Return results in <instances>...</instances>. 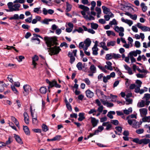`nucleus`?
Instances as JSON below:
<instances>
[{
    "label": "nucleus",
    "instance_id": "40",
    "mask_svg": "<svg viewBox=\"0 0 150 150\" xmlns=\"http://www.w3.org/2000/svg\"><path fill=\"white\" fill-rule=\"evenodd\" d=\"M121 57V56L120 54L113 53V58L117 59L120 58Z\"/></svg>",
    "mask_w": 150,
    "mask_h": 150
},
{
    "label": "nucleus",
    "instance_id": "17",
    "mask_svg": "<svg viewBox=\"0 0 150 150\" xmlns=\"http://www.w3.org/2000/svg\"><path fill=\"white\" fill-rule=\"evenodd\" d=\"M33 37L31 39L32 40H37L38 42V43L40 42V40L38 38V37L43 39L42 38L40 35H37L35 34H33Z\"/></svg>",
    "mask_w": 150,
    "mask_h": 150
},
{
    "label": "nucleus",
    "instance_id": "14",
    "mask_svg": "<svg viewBox=\"0 0 150 150\" xmlns=\"http://www.w3.org/2000/svg\"><path fill=\"white\" fill-rule=\"evenodd\" d=\"M32 64L34 66V68H35L37 64L35 62L38 60V57L37 55H35L34 57H32Z\"/></svg>",
    "mask_w": 150,
    "mask_h": 150
},
{
    "label": "nucleus",
    "instance_id": "7",
    "mask_svg": "<svg viewBox=\"0 0 150 150\" xmlns=\"http://www.w3.org/2000/svg\"><path fill=\"white\" fill-rule=\"evenodd\" d=\"M150 98V94L149 93L145 94L142 98V99L145 101L146 105L147 106L150 103V101L149 100Z\"/></svg>",
    "mask_w": 150,
    "mask_h": 150
},
{
    "label": "nucleus",
    "instance_id": "26",
    "mask_svg": "<svg viewBox=\"0 0 150 150\" xmlns=\"http://www.w3.org/2000/svg\"><path fill=\"white\" fill-rule=\"evenodd\" d=\"M116 42L115 41H110L107 42V45L108 47L113 46L115 44Z\"/></svg>",
    "mask_w": 150,
    "mask_h": 150
},
{
    "label": "nucleus",
    "instance_id": "43",
    "mask_svg": "<svg viewBox=\"0 0 150 150\" xmlns=\"http://www.w3.org/2000/svg\"><path fill=\"white\" fill-rule=\"evenodd\" d=\"M144 130L143 129L140 128L137 129L136 131V132L137 134H140L143 133L144 132Z\"/></svg>",
    "mask_w": 150,
    "mask_h": 150
},
{
    "label": "nucleus",
    "instance_id": "25",
    "mask_svg": "<svg viewBox=\"0 0 150 150\" xmlns=\"http://www.w3.org/2000/svg\"><path fill=\"white\" fill-rule=\"evenodd\" d=\"M93 51V54L94 55H96L98 54V48L97 47L93 46L92 48Z\"/></svg>",
    "mask_w": 150,
    "mask_h": 150
},
{
    "label": "nucleus",
    "instance_id": "6",
    "mask_svg": "<svg viewBox=\"0 0 150 150\" xmlns=\"http://www.w3.org/2000/svg\"><path fill=\"white\" fill-rule=\"evenodd\" d=\"M24 91L23 93L24 96L28 95L29 92L30 91L31 89V87L28 85L26 84L24 85L23 87Z\"/></svg>",
    "mask_w": 150,
    "mask_h": 150
},
{
    "label": "nucleus",
    "instance_id": "8",
    "mask_svg": "<svg viewBox=\"0 0 150 150\" xmlns=\"http://www.w3.org/2000/svg\"><path fill=\"white\" fill-rule=\"evenodd\" d=\"M121 20L122 22L128 24L129 26H131L133 23L132 21L127 19H125L123 17L121 18Z\"/></svg>",
    "mask_w": 150,
    "mask_h": 150
},
{
    "label": "nucleus",
    "instance_id": "34",
    "mask_svg": "<svg viewBox=\"0 0 150 150\" xmlns=\"http://www.w3.org/2000/svg\"><path fill=\"white\" fill-rule=\"evenodd\" d=\"M40 8H41L40 7L35 8L34 9L33 11L34 12L37 13H42V11L40 10Z\"/></svg>",
    "mask_w": 150,
    "mask_h": 150
},
{
    "label": "nucleus",
    "instance_id": "62",
    "mask_svg": "<svg viewBox=\"0 0 150 150\" xmlns=\"http://www.w3.org/2000/svg\"><path fill=\"white\" fill-rule=\"evenodd\" d=\"M66 106L67 108L70 111L72 110V108L70 104L69 103L66 104Z\"/></svg>",
    "mask_w": 150,
    "mask_h": 150
},
{
    "label": "nucleus",
    "instance_id": "44",
    "mask_svg": "<svg viewBox=\"0 0 150 150\" xmlns=\"http://www.w3.org/2000/svg\"><path fill=\"white\" fill-rule=\"evenodd\" d=\"M110 79V76L109 75H107L106 76H104L103 77V81L104 83H106L108 81V80Z\"/></svg>",
    "mask_w": 150,
    "mask_h": 150
},
{
    "label": "nucleus",
    "instance_id": "48",
    "mask_svg": "<svg viewBox=\"0 0 150 150\" xmlns=\"http://www.w3.org/2000/svg\"><path fill=\"white\" fill-rule=\"evenodd\" d=\"M117 24L116 21L115 19H113L112 21H110L109 23V25L111 26L113 25H116Z\"/></svg>",
    "mask_w": 150,
    "mask_h": 150
},
{
    "label": "nucleus",
    "instance_id": "10",
    "mask_svg": "<svg viewBox=\"0 0 150 150\" xmlns=\"http://www.w3.org/2000/svg\"><path fill=\"white\" fill-rule=\"evenodd\" d=\"M86 96L89 98H91L93 96V93L89 89H88L85 91Z\"/></svg>",
    "mask_w": 150,
    "mask_h": 150
},
{
    "label": "nucleus",
    "instance_id": "28",
    "mask_svg": "<svg viewBox=\"0 0 150 150\" xmlns=\"http://www.w3.org/2000/svg\"><path fill=\"white\" fill-rule=\"evenodd\" d=\"M132 112V108L131 107H130L128 108V110L125 109L123 110L124 113L126 115H128L130 112Z\"/></svg>",
    "mask_w": 150,
    "mask_h": 150
},
{
    "label": "nucleus",
    "instance_id": "11",
    "mask_svg": "<svg viewBox=\"0 0 150 150\" xmlns=\"http://www.w3.org/2000/svg\"><path fill=\"white\" fill-rule=\"evenodd\" d=\"M136 86L134 90V92L136 93H139L140 94H142L144 92V89H140V87H139L137 86Z\"/></svg>",
    "mask_w": 150,
    "mask_h": 150
},
{
    "label": "nucleus",
    "instance_id": "1",
    "mask_svg": "<svg viewBox=\"0 0 150 150\" xmlns=\"http://www.w3.org/2000/svg\"><path fill=\"white\" fill-rule=\"evenodd\" d=\"M44 40L47 46L49 47L47 48V50L48 52H50L49 54L51 56L57 54L61 50V49L59 47L56 46L53 47H51L54 45H58L56 42L57 40L56 37H52L45 36L44 38Z\"/></svg>",
    "mask_w": 150,
    "mask_h": 150
},
{
    "label": "nucleus",
    "instance_id": "61",
    "mask_svg": "<svg viewBox=\"0 0 150 150\" xmlns=\"http://www.w3.org/2000/svg\"><path fill=\"white\" fill-rule=\"evenodd\" d=\"M64 46L65 47H68L67 44L66 42H63L61 43L60 45V47H62Z\"/></svg>",
    "mask_w": 150,
    "mask_h": 150
},
{
    "label": "nucleus",
    "instance_id": "53",
    "mask_svg": "<svg viewBox=\"0 0 150 150\" xmlns=\"http://www.w3.org/2000/svg\"><path fill=\"white\" fill-rule=\"evenodd\" d=\"M84 17L87 19L90 20H94V18L92 16H90L89 17L87 15H86Z\"/></svg>",
    "mask_w": 150,
    "mask_h": 150
},
{
    "label": "nucleus",
    "instance_id": "35",
    "mask_svg": "<svg viewBox=\"0 0 150 150\" xmlns=\"http://www.w3.org/2000/svg\"><path fill=\"white\" fill-rule=\"evenodd\" d=\"M106 33L108 36H110L111 35H112L113 36H115V33L111 30H107L106 31Z\"/></svg>",
    "mask_w": 150,
    "mask_h": 150
},
{
    "label": "nucleus",
    "instance_id": "36",
    "mask_svg": "<svg viewBox=\"0 0 150 150\" xmlns=\"http://www.w3.org/2000/svg\"><path fill=\"white\" fill-rule=\"evenodd\" d=\"M19 19V15L18 14H15L13 16L10 17L9 19L12 20H18Z\"/></svg>",
    "mask_w": 150,
    "mask_h": 150
},
{
    "label": "nucleus",
    "instance_id": "4",
    "mask_svg": "<svg viewBox=\"0 0 150 150\" xmlns=\"http://www.w3.org/2000/svg\"><path fill=\"white\" fill-rule=\"evenodd\" d=\"M132 141L134 142L138 143L139 144H146L150 142V140L149 139L145 138L140 140L139 138H136L133 139L132 140Z\"/></svg>",
    "mask_w": 150,
    "mask_h": 150
},
{
    "label": "nucleus",
    "instance_id": "12",
    "mask_svg": "<svg viewBox=\"0 0 150 150\" xmlns=\"http://www.w3.org/2000/svg\"><path fill=\"white\" fill-rule=\"evenodd\" d=\"M24 117V121L25 123L28 125L29 123V119L28 118V116L26 112H24L23 113Z\"/></svg>",
    "mask_w": 150,
    "mask_h": 150
},
{
    "label": "nucleus",
    "instance_id": "2",
    "mask_svg": "<svg viewBox=\"0 0 150 150\" xmlns=\"http://www.w3.org/2000/svg\"><path fill=\"white\" fill-rule=\"evenodd\" d=\"M91 41L89 38L86 39L84 42H81L79 44L80 49L83 48V50H87L91 43Z\"/></svg>",
    "mask_w": 150,
    "mask_h": 150
},
{
    "label": "nucleus",
    "instance_id": "15",
    "mask_svg": "<svg viewBox=\"0 0 150 150\" xmlns=\"http://www.w3.org/2000/svg\"><path fill=\"white\" fill-rule=\"evenodd\" d=\"M125 69L127 71V73L129 75H132L133 73L131 68L127 65L125 64L124 65Z\"/></svg>",
    "mask_w": 150,
    "mask_h": 150
},
{
    "label": "nucleus",
    "instance_id": "50",
    "mask_svg": "<svg viewBox=\"0 0 150 150\" xmlns=\"http://www.w3.org/2000/svg\"><path fill=\"white\" fill-rule=\"evenodd\" d=\"M37 115L35 116V117L33 118V123L34 124H37L38 123V121L37 119Z\"/></svg>",
    "mask_w": 150,
    "mask_h": 150
},
{
    "label": "nucleus",
    "instance_id": "32",
    "mask_svg": "<svg viewBox=\"0 0 150 150\" xmlns=\"http://www.w3.org/2000/svg\"><path fill=\"white\" fill-rule=\"evenodd\" d=\"M90 69L92 73H94L96 72V68L93 65H92L90 67Z\"/></svg>",
    "mask_w": 150,
    "mask_h": 150
},
{
    "label": "nucleus",
    "instance_id": "51",
    "mask_svg": "<svg viewBox=\"0 0 150 150\" xmlns=\"http://www.w3.org/2000/svg\"><path fill=\"white\" fill-rule=\"evenodd\" d=\"M129 54L130 56L133 57H136L137 56V54L135 51H132L129 53Z\"/></svg>",
    "mask_w": 150,
    "mask_h": 150
},
{
    "label": "nucleus",
    "instance_id": "42",
    "mask_svg": "<svg viewBox=\"0 0 150 150\" xmlns=\"http://www.w3.org/2000/svg\"><path fill=\"white\" fill-rule=\"evenodd\" d=\"M25 1V0H15L13 1V3H18L22 4L24 3Z\"/></svg>",
    "mask_w": 150,
    "mask_h": 150
},
{
    "label": "nucleus",
    "instance_id": "49",
    "mask_svg": "<svg viewBox=\"0 0 150 150\" xmlns=\"http://www.w3.org/2000/svg\"><path fill=\"white\" fill-rule=\"evenodd\" d=\"M126 104L128 105L131 104L132 103V100L131 99L129 98H126Z\"/></svg>",
    "mask_w": 150,
    "mask_h": 150
},
{
    "label": "nucleus",
    "instance_id": "39",
    "mask_svg": "<svg viewBox=\"0 0 150 150\" xmlns=\"http://www.w3.org/2000/svg\"><path fill=\"white\" fill-rule=\"evenodd\" d=\"M61 137L62 136L61 135H56L53 138V139H52V140H53L54 141H59L60 140L61 138Z\"/></svg>",
    "mask_w": 150,
    "mask_h": 150
},
{
    "label": "nucleus",
    "instance_id": "5",
    "mask_svg": "<svg viewBox=\"0 0 150 150\" xmlns=\"http://www.w3.org/2000/svg\"><path fill=\"white\" fill-rule=\"evenodd\" d=\"M128 123L130 125H132L133 128L137 129L139 127V122L135 120H128Z\"/></svg>",
    "mask_w": 150,
    "mask_h": 150
},
{
    "label": "nucleus",
    "instance_id": "46",
    "mask_svg": "<svg viewBox=\"0 0 150 150\" xmlns=\"http://www.w3.org/2000/svg\"><path fill=\"white\" fill-rule=\"evenodd\" d=\"M98 25L96 23H91V28L94 29H96L98 27Z\"/></svg>",
    "mask_w": 150,
    "mask_h": 150
},
{
    "label": "nucleus",
    "instance_id": "24",
    "mask_svg": "<svg viewBox=\"0 0 150 150\" xmlns=\"http://www.w3.org/2000/svg\"><path fill=\"white\" fill-rule=\"evenodd\" d=\"M56 84V81H51L49 85V86L48 87V91L50 92V89L51 88H52L54 86H55V85Z\"/></svg>",
    "mask_w": 150,
    "mask_h": 150
},
{
    "label": "nucleus",
    "instance_id": "64",
    "mask_svg": "<svg viewBox=\"0 0 150 150\" xmlns=\"http://www.w3.org/2000/svg\"><path fill=\"white\" fill-rule=\"evenodd\" d=\"M95 10L97 12V13L101 14V11L100 8L96 7L95 8Z\"/></svg>",
    "mask_w": 150,
    "mask_h": 150
},
{
    "label": "nucleus",
    "instance_id": "22",
    "mask_svg": "<svg viewBox=\"0 0 150 150\" xmlns=\"http://www.w3.org/2000/svg\"><path fill=\"white\" fill-rule=\"evenodd\" d=\"M85 114L84 113H80L79 115V117L78 120L79 121H81L85 118L84 115Z\"/></svg>",
    "mask_w": 150,
    "mask_h": 150
},
{
    "label": "nucleus",
    "instance_id": "57",
    "mask_svg": "<svg viewBox=\"0 0 150 150\" xmlns=\"http://www.w3.org/2000/svg\"><path fill=\"white\" fill-rule=\"evenodd\" d=\"M32 15H31V17H29L25 19V21L26 22L30 23L32 21Z\"/></svg>",
    "mask_w": 150,
    "mask_h": 150
},
{
    "label": "nucleus",
    "instance_id": "16",
    "mask_svg": "<svg viewBox=\"0 0 150 150\" xmlns=\"http://www.w3.org/2000/svg\"><path fill=\"white\" fill-rule=\"evenodd\" d=\"M79 8L82 9L83 11L86 12H88L89 11V8L87 6L83 5H80L79 6Z\"/></svg>",
    "mask_w": 150,
    "mask_h": 150
},
{
    "label": "nucleus",
    "instance_id": "23",
    "mask_svg": "<svg viewBox=\"0 0 150 150\" xmlns=\"http://www.w3.org/2000/svg\"><path fill=\"white\" fill-rule=\"evenodd\" d=\"M98 122V121L96 120L95 118L91 117V122L93 127H95L97 125Z\"/></svg>",
    "mask_w": 150,
    "mask_h": 150
},
{
    "label": "nucleus",
    "instance_id": "3",
    "mask_svg": "<svg viewBox=\"0 0 150 150\" xmlns=\"http://www.w3.org/2000/svg\"><path fill=\"white\" fill-rule=\"evenodd\" d=\"M13 3L12 2H9L7 4V6L10 11H18L20 9L21 5L18 3H15L13 4Z\"/></svg>",
    "mask_w": 150,
    "mask_h": 150
},
{
    "label": "nucleus",
    "instance_id": "52",
    "mask_svg": "<svg viewBox=\"0 0 150 150\" xmlns=\"http://www.w3.org/2000/svg\"><path fill=\"white\" fill-rule=\"evenodd\" d=\"M83 81L85 82L86 84L88 85H89L91 84V82L87 78H85L84 79Z\"/></svg>",
    "mask_w": 150,
    "mask_h": 150
},
{
    "label": "nucleus",
    "instance_id": "37",
    "mask_svg": "<svg viewBox=\"0 0 150 150\" xmlns=\"http://www.w3.org/2000/svg\"><path fill=\"white\" fill-rule=\"evenodd\" d=\"M66 4H67V8L66 9V10L67 11H71V7H72V6L70 4H69L68 2H66Z\"/></svg>",
    "mask_w": 150,
    "mask_h": 150
},
{
    "label": "nucleus",
    "instance_id": "38",
    "mask_svg": "<svg viewBox=\"0 0 150 150\" xmlns=\"http://www.w3.org/2000/svg\"><path fill=\"white\" fill-rule=\"evenodd\" d=\"M76 67L79 70H81L83 68L82 63L81 62H78L76 65Z\"/></svg>",
    "mask_w": 150,
    "mask_h": 150
},
{
    "label": "nucleus",
    "instance_id": "30",
    "mask_svg": "<svg viewBox=\"0 0 150 150\" xmlns=\"http://www.w3.org/2000/svg\"><path fill=\"white\" fill-rule=\"evenodd\" d=\"M23 129L25 134L28 135L30 134V131L28 127L27 126H23Z\"/></svg>",
    "mask_w": 150,
    "mask_h": 150
},
{
    "label": "nucleus",
    "instance_id": "59",
    "mask_svg": "<svg viewBox=\"0 0 150 150\" xmlns=\"http://www.w3.org/2000/svg\"><path fill=\"white\" fill-rule=\"evenodd\" d=\"M135 45L137 48H139L140 46V43L139 42L136 41L135 42Z\"/></svg>",
    "mask_w": 150,
    "mask_h": 150
},
{
    "label": "nucleus",
    "instance_id": "19",
    "mask_svg": "<svg viewBox=\"0 0 150 150\" xmlns=\"http://www.w3.org/2000/svg\"><path fill=\"white\" fill-rule=\"evenodd\" d=\"M114 29L117 32H123L124 31V28L122 27H119L118 26H116L115 27Z\"/></svg>",
    "mask_w": 150,
    "mask_h": 150
},
{
    "label": "nucleus",
    "instance_id": "56",
    "mask_svg": "<svg viewBox=\"0 0 150 150\" xmlns=\"http://www.w3.org/2000/svg\"><path fill=\"white\" fill-rule=\"evenodd\" d=\"M13 75H10L8 76V81L11 83H12L13 82Z\"/></svg>",
    "mask_w": 150,
    "mask_h": 150
},
{
    "label": "nucleus",
    "instance_id": "31",
    "mask_svg": "<svg viewBox=\"0 0 150 150\" xmlns=\"http://www.w3.org/2000/svg\"><path fill=\"white\" fill-rule=\"evenodd\" d=\"M140 6L142 8V11L144 12L147 10V6L145 5V4L144 3H142L141 4Z\"/></svg>",
    "mask_w": 150,
    "mask_h": 150
},
{
    "label": "nucleus",
    "instance_id": "55",
    "mask_svg": "<svg viewBox=\"0 0 150 150\" xmlns=\"http://www.w3.org/2000/svg\"><path fill=\"white\" fill-rule=\"evenodd\" d=\"M111 122L115 125H117L119 124V122L117 120H111Z\"/></svg>",
    "mask_w": 150,
    "mask_h": 150
},
{
    "label": "nucleus",
    "instance_id": "20",
    "mask_svg": "<svg viewBox=\"0 0 150 150\" xmlns=\"http://www.w3.org/2000/svg\"><path fill=\"white\" fill-rule=\"evenodd\" d=\"M39 91L40 93L42 94H45L47 91V88L45 86L41 87L40 88Z\"/></svg>",
    "mask_w": 150,
    "mask_h": 150
},
{
    "label": "nucleus",
    "instance_id": "18",
    "mask_svg": "<svg viewBox=\"0 0 150 150\" xmlns=\"http://www.w3.org/2000/svg\"><path fill=\"white\" fill-rule=\"evenodd\" d=\"M146 105L144 100H142L140 102L138 103L137 104V106L139 108H142L144 107Z\"/></svg>",
    "mask_w": 150,
    "mask_h": 150
},
{
    "label": "nucleus",
    "instance_id": "41",
    "mask_svg": "<svg viewBox=\"0 0 150 150\" xmlns=\"http://www.w3.org/2000/svg\"><path fill=\"white\" fill-rule=\"evenodd\" d=\"M142 30L144 32L150 31V28L147 26H143L142 28Z\"/></svg>",
    "mask_w": 150,
    "mask_h": 150
},
{
    "label": "nucleus",
    "instance_id": "29",
    "mask_svg": "<svg viewBox=\"0 0 150 150\" xmlns=\"http://www.w3.org/2000/svg\"><path fill=\"white\" fill-rule=\"evenodd\" d=\"M142 120L144 122H150V116L143 117L142 119Z\"/></svg>",
    "mask_w": 150,
    "mask_h": 150
},
{
    "label": "nucleus",
    "instance_id": "9",
    "mask_svg": "<svg viewBox=\"0 0 150 150\" xmlns=\"http://www.w3.org/2000/svg\"><path fill=\"white\" fill-rule=\"evenodd\" d=\"M139 111L142 117H143L146 115L147 113V109L146 108L140 109Z\"/></svg>",
    "mask_w": 150,
    "mask_h": 150
},
{
    "label": "nucleus",
    "instance_id": "21",
    "mask_svg": "<svg viewBox=\"0 0 150 150\" xmlns=\"http://www.w3.org/2000/svg\"><path fill=\"white\" fill-rule=\"evenodd\" d=\"M100 47H102L104 50L108 51V50L109 49L106 46L105 43L104 42H101L100 43Z\"/></svg>",
    "mask_w": 150,
    "mask_h": 150
},
{
    "label": "nucleus",
    "instance_id": "60",
    "mask_svg": "<svg viewBox=\"0 0 150 150\" xmlns=\"http://www.w3.org/2000/svg\"><path fill=\"white\" fill-rule=\"evenodd\" d=\"M130 17L131 19H132L134 20H135L137 19V16L136 14H134V15L131 14V15L130 16Z\"/></svg>",
    "mask_w": 150,
    "mask_h": 150
},
{
    "label": "nucleus",
    "instance_id": "45",
    "mask_svg": "<svg viewBox=\"0 0 150 150\" xmlns=\"http://www.w3.org/2000/svg\"><path fill=\"white\" fill-rule=\"evenodd\" d=\"M42 127L43 130L44 132H46L48 130V128L47 126L45 124H43L42 126Z\"/></svg>",
    "mask_w": 150,
    "mask_h": 150
},
{
    "label": "nucleus",
    "instance_id": "58",
    "mask_svg": "<svg viewBox=\"0 0 150 150\" xmlns=\"http://www.w3.org/2000/svg\"><path fill=\"white\" fill-rule=\"evenodd\" d=\"M136 83L137 84V86L141 87L142 82L141 81L137 80L136 81Z\"/></svg>",
    "mask_w": 150,
    "mask_h": 150
},
{
    "label": "nucleus",
    "instance_id": "33",
    "mask_svg": "<svg viewBox=\"0 0 150 150\" xmlns=\"http://www.w3.org/2000/svg\"><path fill=\"white\" fill-rule=\"evenodd\" d=\"M103 10V13L105 14H107L110 11V10L105 6H103L102 7Z\"/></svg>",
    "mask_w": 150,
    "mask_h": 150
},
{
    "label": "nucleus",
    "instance_id": "63",
    "mask_svg": "<svg viewBox=\"0 0 150 150\" xmlns=\"http://www.w3.org/2000/svg\"><path fill=\"white\" fill-rule=\"evenodd\" d=\"M11 137H10L8 138V140L6 142H5L6 145L10 144L12 142V141L11 140Z\"/></svg>",
    "mask_w": 150,
    "mask_h": 150
},
{
    "label": "nucleus",
    "instance_id": "54",
    "mask_svg": "<svg viewBox=\"0 0 150 150\" xmlns=\"http://www.w3.org/2000/svg\"><path fill=\"white\" fill-rule=\"evenodd\" d=\"M103 108L104 107L102 105H101V106H99L97 110L99 112L101 113L103 111Z\"/></svg>",
    "mask_w": 150,
    "mask_h": 150
},
{
    "label": "nucleus",
    "instance_id": "27",
    "mask_svg": "<svg viewBox=\"0 0 150 150\" xmlns=\"http://www.w3.org/2000/svg\"><path fill=\"white\" fill-rule=\"evenodd\" d=\"M105 58L107 60H109L112 59L113 58V53L106 54Z\"/></svg>",
    "mask_w": 150,
    "mask_h": 150
},
{
    "label": "nucleus",
    "instance_id": "13",
    "mask_svg": "<svg viewBox=\"0 0 150 150\" xmlns=\"http://www.w3.org/2000/svg\"><path fill=\"white\" fill-rule=\"evenodd\" d=\"M14 137L17 142L18 143L20 144H21L23 143L22 141L19 136L16 134H14Z\"/></svg>",
    "mask_w": 150,
    "mask_h": 150
},
{
    "label": "nucleus",
    "instance_id": "47",
    "mask_svg": "<svg viewBox=\"0 0 150 150\" xmlns=\"http://www.w3.org/2000/svg\"><path fill=\"white\" fill-rule=\"evenodd\" d=\"M11 88L12 90L13 91V92L15 94H18V92L14 86L11 85Z\"/></svg>",
    "mask_w": 150,
    "mask_h": 150
}]
</instances>
